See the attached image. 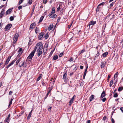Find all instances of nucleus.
I'll return each mask as SVG.
<instances>
[{"label": "nucleus", "mask_w": 123, "mask_h": 123, "mask_svg": "<svg viewBox=\"0 0 123 123\" xmlns=\"http://www.w3.org/2000/svg\"><path fill=\"white\" fill-rule=\"evenodd\" d=\"M43 47V45L41 42H39L36 45L34 49L32 51L26 59V61H31L32 59L33 56L35 52L37 50L38 51L39 50H42Z\"/></svg>", "instance_id": "f257e3e1"}, {"label": "nucleus", "mask_w": 123, "mask_h": 123, "mask_svg": "<svg viewBox=\"0 0 123 123\" xmlns=\"http://www.w3.org/2000/svg\"><path fill=\"white\" fill-rule=\"evenodd\" d=\"M63 78L65 82L67 83L68 82V78L67 76V73H65L63 76Z\"/></svg>", "instance_id": "f03ea898"}, {"label": "nucleus", "mask_w": 123, "mask_h": 123, "mask_svg": "<svg viewBox=\"0 0 123 123\" xmlns=\"http://www.w3.org/2000/svg\"><path fill=\"white\" fill-rule=\"evenodd\" d=\"M12 26V25L11 24H8L5 27L4 29L5 31H7L10 29Z\"/></svg>", "instance_id": "7ed1b4c3"}, {"label": "nucleus", "mask_w": 123, "mask_h": 123, "mask_svg": "<svg viewBox=\"0 0 123 123\" xmlns=\"http://www.w3.org/2000/svg\"><path fill=\"white\" fill-rule=\"evenodd\" d=\"M10 116L11 115L10 114H9L8 115L7 117L5 120L4 121H5V122H7V123H9L11 119L10 118Z\"/></svg>", "instance_id": "20e7f679"}, {"label": "nucleus", "mask_w": 123, "mask_h": 123, "mask_svg": "<svg viewBox=\"0 0 123 123\" xmlns=\"http://www.w3.org/2000/svg\"><path fill=\"white\" fill-rule=\"evenodd\" d=\"M25 63H26L24 61H22L19 63V66L20 67L23 66L24 67H26V66L24 64Z\"/></svg>", "instance_id": "39448f33"}, {"label": "nucleus", "mask_w": 123, "mask_h": 123, "mask_svg": "<svg viewBox=\"0 0 123 123\" xmlns=\"http://www.w3.org/2000/svg\"><path fill=\"white\" fill-rule=\"evenodd\" d=\"M52 13H49V17L51 18H55L57 16L56 14H54L53 15Z\"/></svg>", "instance_id": "423d86ee"}, {"label": "nucleus", "mask_w": 123, "mask_h": 123, "mask_svg": "<svg viewBox=\"0 0 123 123\" xmlns=\"http://www.w3.org/2000/svg\"><path fill=\"white\" fill-rule=\"evenodd\" d=\"M96 21H91L89 23L88 25L89 26L90 25H93L96 24Z\"/></svg>", "instance_id": "0eeeda50"}, {"label": "nucleus", "mask_w": 123, "mask_h": 123, "mask_svg": "<svg viewBox=\"0 0 123 123\" xmlns=\"http://www.w3.org/2000/svg\"><path fill=\"white\" fill-rule=\"evenodd\" d=\"M16 61V60L15 59L13 60L6 67V68L8 69L10 67L13 65Z\"/></svg>", "instance_id": "6e6552de"}, {"label": "nucleus", "mask_w": 123, "mask_h": 123, "mask_svg": "<svg viewBox=\"0 0 123 123\" xmlns=\"http://www.w3.org/2000/svg\"><path fill=\"white\" fill-rule=\"evenodd\" d=\"M16 61V60L15 59L13 60L6 67V68L8 69L10 67L13 65Z\"/></svg>", "instance_id": "1a4fd4ad"}, {"label": "nucleus", "mask_w": 123, "mask_h": 123, "mask_svg": "<svg viewBox=\"0 0 123 123\" xmlns=\"http://www.w3.org/2000/svg\"><path fill=\"white\" fill-rule=\"evenodd\" d=\"M16 61V60L15 59L13 60L6 67V68L8 69L10 67L13 65Z\"/></svg>", "instance_id": "9d476101"}, {"label": "nucleus", "mask_w": 123, "mask_h": 123, "mask_svg": "<svg viewBox=\"0 0 123 123\" xmlns=\"http://www.w3.org/2000/svg\"><path fill=\"white\" fill-rule=\"evenodd\" d=\"M5 10L3 9L0 13V18L2 17L5 13Z\"/></svg>", "instance_id": "9b49d317"}, {"label": "nucleus", "mask_w": 123, "mask_h": 123, "mask_svg": "<svg viewBox=\"0 0 123 123\" xmlns=\"http://www.w3.org/2000/svg\"><path fill=\"white\" fill-rule=\"evenodd\" d=\"M44 35L43 33V32H41L39 34L38 36V38L39 39H40Z\"/></svg>", "instance_id": "f8f14e48"}, {"label": "nucleus", "mask_w": 123, "mask_h": 123, "mask_svg": "<svg viewBox=\"0 0 123 123\" xmlns=\"http://www.w3.org/2000/svg\"><path fill=\"white\" fill-rule=\"evenodd\" d=\"M11 57V56H9L8 58L7 59L6 62L5 63V65H6L8 64L10 60Z\"/></svg>", "instance_id": "ddd939ff"}, {"label": "nucleus", "mask_w": 123, "mask_h": 123, "mask_svg": "<svg viewBox=\"0 0 123 123\" xmlns=\"http://www.w3.org/2000/svg\"><path fill=\"white\" fill-rule=\"evenodd\" d=\"M105 91H103L101 94L100 98H103L105 96Z\"/></svg>", "instance_id": "4468645a"}, {"label": "nucleus", "mask_w": 123, "mask_h": 123, "mask_svg": "<svg viewBox=\"0 0 123 123\" xmlns=\"http://www.w3.org/2000/svg\"><path fill=\"white\" fill-rule=\"evenodd\" d=\"M12 11V10L11 9H9L6 12V15H7L10 13Z\"/></svg>", "instance_id": "2eb2a0df"}, {"label": "nucleus", "mask_w": 123, "mask_h": 123, "mask_svg": "<svg viewBox=\"0 0 123 123\" xmlns=\"http://www.w3.org/2000/svg\"><path fill=\"white\" fill-rule=\"evenodd\" d=\"M19 36L18 34V33H16L14 36L13 39L17 40Z\"/></svg>", "instance_id": "dca6fc26"}, {"label": "nucleus", "mask_w": 123, "mask_h": 123, "mask_svg": "<svg viewBox=\"0 0 123 123\" xmlns=\"http://www.w3.org/2000/svg\"><path fill=\"white\" fill-rule=\"evenodd\" d=\"M106 62H102L101 64V67L102 68H103L105 66L106 64Z\"/></svg>", "instance_id": "f3484780"}, {"label": "nucleus", "mask_w": 123, "mask_h": 123, "mask_svg": "<svg viewBox=\"0 0 123 123\" xmlns=\"http://www.w3.org/2000/svg\"><path fill=\"white\" fill-rule=\"evenodd\" d=\"M35 25L36 23L34 22L30 26V28L31 29L33 28Z\"/></svg>", "instance_id": "a211bd4d"}, {"label": "nucleus", "mask_w": 123, "mask_h": 123, "mask_svg": "<svg viewBox=\"0 0 123 123\" xmlns=\"http://www.w3.org/2000/svg\"><path fill=\"white\" fill-rule=\"evenodd\" d=\"M48 111L49 112H51V109L52 108V107L50 105H48Z\"/></svg>", "instance_id": "6ab92c4d"}, {"label": "nucleus", "mask_w": 123, "mask_h": 123, "mask_svg": "<svg viewBox=\"0 0 123 123\" xmlns=\"http://www.w3.org/2000/svg\"><path fill=\"white\" fill-rule=\"evenodd\" d=\"M58 56L56 55H55L53 56V60H55L58 59Z\"/></svg>", "instance_id": "aec40b11"}, {"label": "nucleus", "mask_w": 123, "mask_h": 123, "mask_svg": "<svg viewBox=\"0 0 123 123\" xmlns=\"http://www.w3.org/2000/svg\"><path fill=\"white\" fill-rule=\"evenodd\" d=\"M53 25H50L48 27V30L49 31H50L52 29V28H53Z\"/></svg>", "instance_id": "412c9836"}, {"label": "nucleus", "mask_w": 123, "mask_h": 123, "mask_svg": "<svg viewBox=\"0 0 123 123\" xmlns=\"http://www.w3.org/2000/svg\"><path fill=\"white\" fill-rule=\"evenodd\" d=\"M21 58L19 57L17 60L16 63V65H17L18 64L19 62H20V61L21 60Z\"/></svg>", "instance_id": "4be33fe9"}, {"label": "nucleus", "mask_w": 123, "mask_h": 123, "mask_svg": "<svg viewBox=\"0 0 123 123\" xmlns=\"http://www.w3.org/2000/svg\"><path fill=\"white\" fill-rule=\"evenodd\" d=\"M37 52L38 53V56H39L41 55L42 53V50H38V51H37Z\"/></svg>", "instance_id": "5701e85b"}, {"label": "nucleus", "mask_w": 123, "mask_h": 123, "mask_svg": "<svg viewBox=\"0 0 123 123\" xmlns=\"http://www.w3.org/2000/svg\"><path fill=\"white\" fill-rule=\"evenodd\" d=\"M106 23L104 24L103 25V27H102V28L103 29V32H105L104 31H105V28L106 27Z\"/></svg>", "instance_id": "b1692460"}, {"label": "nucleus", "mask_w": 123, "mask_h": 123, "mask_svg": "<svg viewBox=\"0 0 123 123\" xmlns=\"http://www.w3.org/2000/svg\"><path fill=\"white\" fill-rule=\"evenodd\" d=\"M94 95H92L89 98V100L90 101H91L92 99L94 98Z\"/></svg>", "instance_id": "393cba45"}, {"label": "nucleus", "mask_w": 123, "mask_h": 123, "mask_svg": "<svg viewBox=\"0 0 123 123\" xmlns=\"http://www.w3.org/2000/svg\"><path fill=\"white\" fill-rule=\"evenodd\" d=\"M23 52V51L22 50V48H19L18 51V52L19 53H20L21 54H22Z\"/></svg>", "instance_id": "a878e982"}, {"label": "nucleus", "mask_w": 123, "mask_h": 123, "mask_svg": "<svg viewBox=\"0 0 123 123\" xmlns=\"http://www.w3.org/2000/svg\"><path fill=\"white\" fill-rule=\"evenodd\" d=\"M42 75H43L42 74H39V76L37 80V81L39 80H40V79L41 78V77Z\"/></svg>", "instance_id": "bb28decb"}, {"label": "nucleus", "mask_w": 123, "mask_h": 123, "mask_svg": "<svg viewBox=\"0 0 123 123\" xmlns=\"http://www.w3.org/2000/svg\"><path fill=\"white\" fill-rule=\"evenodd\" d=\"M100 55V53H99V51H98V50L97 51V54L96 56H95L94 58V60H95V59L97 58V57H98V56H99V55Z\"/></svg>", "instance_id": "cd10ccee"}, {"label": "nucleus", "mask_w": 123, "mask_h": 123, "mask_svg": "<svg viewBox=\"0 0 123 123\" xmlns=\"http://www.w3.org/2000/svg\"><path fill=\"white\" fill-rule=\"evenodd\" d=\"M85 51L86 50L85 49H83L81 51H79V55H80L81 54L83 53L84 52H85Z\"/></svg>", "instance_id": "c85d7f7f"}, {"label": "nucleus", "mask_w": 123, "mask_h": 123, "mask_svg": "<svg viewBox=\"0 0 123 123\" xmlns=\"http://www.w3.org/2000/svg\"><path fill=\"white\" fill-rule=\"evenodd\" d=\"M108 52H105L102 54V56L103 57H106L108 55Z\"/></svg>", "instance_id": "c756f323"}, {"label": "nucleus", "mask_w": 123, "mask_h": 123, "mask_svg": "<svg viewBox=\"0 0 123 123\" xmlns=\"http://www.w3.org/2000/svg\"><path fill=\"white\" fill-rule=\"evenodd\" d=\"M55 8L54 7H53L52 8V11L51 12V13H52V14H54V13H55Z\"/></svg>", "instance_id": "7c9ffc66"}, {"label": "nucleus", "mask_w": 123, "mask_h": 123, "mask_svg": "<svg viewBox=\"0 0 123 123\" xmlns=\"http://www.w3.org/2000/svg\"><path fill=\"white\" fill-rule=\"evenodd\" d=\"M118 74V72H117L115 74L114 76V79L115 80L117 77V75Z\"/></svg>", "instance_id": "2f4dec72"}, {"label": "nucleus", "mask_w": 123, "mask_h": 123, "mask_svg": "<svg viewBox=\"0 0 123 123\" xmlns=\"http://www.w3.org/2000/svg\"><path fill=\"white\" fill-rule=\"evenodd\" d=\"M44 17L43 16H42L40 18V19L39 21V23H40L43 20Z\"/></svg>", "instance_id": "473e14b6"}, {"label": "nucleus", "mask_w": 123, "mask_h": 123, "mask_svg": "<svg viewBox=\"0 0 123 123\" xmlns=\"http://www.w3.org/2000/svg\"><path fill=\"white\" fill-rule=\"evenodd\" d=\"M24 112V111H22L21 113H20L19 115H17V116L18 117H20V116H21L22 115H23Z\"/></svg>", "instance_id": "72a5a7b5"}, {"label": "nucleus", "mask_w": 123, "mask_h": 123, "mask_svg": "<svg viewBox=\"0 0 123 123\" xmlns=\"http://www.w3.org/2000/svg\"><path fill=\"white\" fill-rule=\"evenodd\" d=\"M62 5L61 4H60L59 5V6L57 8V11H59L60 10L61 8V6H62Z\"/></svg>", "instance_id": "f704fd0d"}, {"label": "nucleus", "mask_w": 123, "mask_h": 123, "mask_svg": "<svg viewBox=\"0 0 123 123\" xmlns=\"http://www.w3.org/2000/svg\"><path fill=\"white\" fill-rule=\"evenodd\" d=\"M123 89V87H119L118 91H121Z\"/></svg>", "instance_id": "c9c22d12"}, {"label": "nucleus", "mask_w": 123, "mask_h": 123, "mask_svg": "<svg viewBox=\"0 0 123 123\" xmlns=\"http://www.w3.org/2000/svg\"><path fill=\"white\" fill-rule=\"evenodd\" d=\"M31 113H30L29 114L28 116H27V118L28 119H29L30 118L31 116Z\"/></svg>", "instance_id": "e433bc0d"}, {"label": "nucleus", "mask_w": 123, "mask_h": 123, "mask_svg": "<svg viewBox=\"0 0 123 123\" xmlns=\"http://www.w3.org/2000/svg\"><path fill=\"white\" fill-rule=\"evenodd\" d=\"M113 80H111L110 82V87H111V86L113 84Z\"/></svg>", "instance_id": "4c0bfd02"}, {"label": "nucleus", "mask_w": 123, "mask_h": 123, "mask_svg": "<svg viewBox=\"0 0 123 123\" xmlns=\"http://www.w3.org/2000/svg\"><path fill=\"white\" fill-rule=\"evenodd\" d=\"M39 30V28H38L36 27L35 30V32L37 34L38 33V31Z\"/></svg>", "instance_id": "58836bf2"}, {"label": "nucleus", "mask_w": 123, "mask_h": 123, "mask_svg": "<svg viewBox=\"0 0 123 123\" xmlns=\"http://www.w3.org/2000/svg\"><path fill=\"white\" fill-rule=\"evenodd\" d=\"M24 0H19V1L18 3V5H20L23 2Z\"/></svg>", "instance_id": "ea45409f"}, {"label": "nucleus", "mask_w": 123, "mask_h": 123, "mask_svg": "<svg viewBox=\"0 0 123 123\" xmlns=\"http://www.w3.org/2000/svg\"><path fill=\"white\" fill-rule=\"evenodd\" d=\"M22 54H21V53H20L18 54V55L17 56L16 58L17 59Z\"/></svg>", "instance_id": "a19ab883"}, {"label": "nucleus", "mask_w": 123, "mask_h": 123, "mask_svg": "<svg viewBox=\"0 0 123 123\" xmlns=\"http://www.w3.org/2000/svg\"><path fill=\"white\" fill-rule=\"evenodd\" d=\"M14 17L12 16H11L9 18L10 20V21H12L14 20Z\"/></svg>", "instance_id": "79ce46f5"}, {"label": "nucleus", "mask_w": 123, "mask_h": 123, "mask_svg": "<svg viewBox=\"0 0 123 123\" xmlns=\"http://www.w3.org/2000/svg\"><path fill=\"white\" fill-rule=\"evenodd\" d=\"M114 96H113L115 98H116L118 96V94L117 93H114Z\"/></svg>", "instance_id": "37998d69"}, {"label": "nucleus", "mask_w": 123, "mask_h": 123, "mask_svg": "<svg viewBox=\"0 0 123 123\" xmlns=\"http://www.w3.org/2000/svg\"><path fill=\"white\" fill-rule=\"evenodd\" d=\"M73 101L71 99L70 100V101L69 102V105L70 106L71 104L73 103Z\"/></svg>", "instance_id": "c03bdc74"}, {"label": "nucleus", "mask_w": 123, "mask_h": 123, "mask_svg": "<svg viewBox=\"0 0 123 123\" xmlns=\"http://www.w3.org/2000/svg\"><path fill=\"white\" fill-rule=\"evenodd\" d=\"M73 58L72 57H71L70 58V59L68 61L71 62V61H73Z\"/></svg>", "instance_id": "a18cd8bd"}, {"label": "nucleus", "mask_w": 123, "mask_h": 123, "mask_svg": "<svg viewBox=\"0 0 123 123\" xmlns=\"http://www.w3.org/2000/svg\"><path fill=\"white\" fill-rule=\"evenodd\" d=\"M32 0H29L28 3L29 4V5H31L32 3Z\"/></svg>", "instance_id": "49530a36"}, {"label": "nucleus", "mask_w": 123, "mask_h": 123, "mask_svg": "<svg viewBox=\"0 0 123 123\" xmlns=\"http://www.w3.org/2000/svg\"><path fill=\"white\" fill-rule=\"evenodd\" d=\"M99 6H97V9H96V12H98L99 11Z\"/></svg>", "instance_id": "de8ad7c7"}, {"label": "nucleus", "mask_w": 123, "mask_h": 123, "mask_svg": "<svg viewBox=\"0 0 123 123\" xmlns=\"http://www.w3.org/2000/svg\"><path fill=\"white\" fill-rule=\"evenodd\" d=\"M105 3L104 2H103L98 5V6H100L102 5H103L105 4Z\"/></svg>", "instance_id": "09e8293b"}, {"label": "nucleus", "mask_w": 123, "mask_h": 123, "mask_svg": "<svg viewBox=\"0 0 123 123\" xmlns=\"http://www.w3.org/2000/svg\"><path fill=\"white\" fill-rule=\"evenodd\" d=\"M106 100V98H103V99H101V100H102V101L103 102H104Z\"/></svg>", "instance_id": "8fccbe9b"}, {"label": "nucleus", "mask_w": 123, "mask_h": 123, "mask_svg": "<svg viewBox=\"0 0 123 123\" xmlns=\"http://www.w3.org/2000/svg\"><path fill=\"white\" fill-rule=\"evenodd\" d=\"M63 52H62L59 55V57H62L63 55Z\"/></svg>", "instance_id": "3c124183"}, {"label": "nucleus", "mask_w": 123, "mask_h": 123, "mask_svg": "<svg viewBox=\"0 0 123 123\" xmlns=\"http://www.w3.org/2000/svg\"><path fill=\"white\" fill-rule=\"evenodd\" d=\"M61 17H59L57 19V23H58L59 21L61 19Z\"/></svg>", "instance_id": "603ef678"}, {"label": "nucleus", "mask_w": 123, "mask_h": 123, "mask_svg": "<svg viewBox=\"0 0 123 123\" xmlns=\"http://www.w3.org/2000/svg\"><path fill=\"white\" fill-rule=\"evenodd\" d=\"M54 50H53V51H51L50 52V54L49 55V57H50L52 55V54L53 53V52L54 51Z\"/></svg>", "instance_id": "864d4df0"}, {"label": "nucleus", "mask_w": 123, "mask_h": 123, "mask_svg": "<svg viewBox=\"0 0 123 123\" xmlns=\"http://www.w3.org/2000/svg\"><path fill=\"white\" fill-rule=\"evenodd\" d=\"M32 44V42L31 41V39H30L29 42L28 44L29 45H30Z\"/></svg>", "instance_id": "5fc2aeb1"}, {"label": "nucleus", "mask_w": 123, "mask_h": 123, "mask_svg": "<svg viewBox=\"0 0 123 123\" xmlns=\"http://www.w3.org/2000/svg\"><path fill=\"white\" fill-rule=\"evenodd\" d=\"M48 0H43V3L44 4H45L47 2Z\"/></svg>", "instance_id": "6e6d98bb"}, {"label": "nucleus", "mask_w": 123, "mask_h": 123, "mask_svg": "<svg viewBox=\"0 0 123 123\" xmlns=\"http://www.w3.org/2000/svg\"><path fill=\"white\" fill-rule=\"evenodd\" d=\"M48 33H47L45 35V37L46 39H47L49 37V36H48Z\"/></svg>", "instance_id": "4d7b16f0"}, {"label": "nucleus", "mask_w": 123, "mask_h": 123, "mask_svg": "<svg viewBox=\"0 0 123 123\" xmlns=\"http://www.w3.org/2000/svg\"><path fill=\"white\" fill-rule=\"evenodd\" d=\"M12 103V102L11 101H10L9 102V105L8 106V108H9L10 107V106L11 105Z\"/></svg>", "instance_id": "13d9d810"}, {"label": "nucleus", "mask_w": 123, "mask_h": 123, "mask_svg": "<svg viewBox=\"0 0 123 123\" xmlns=\"http://www.w3.org/2000/svg\"><path fill=\"white\" fill-rule=\"evenodd\" d=\"M3 23L2 22H1L0 23V29H1Z\"/></svg>", "instance_id": "bf43d9fd"}, {"label": "nucleus", "mask_w": 123, "mask_h": 123, "mask_svg": "<svg viewBox=\"0 0 123 123\" xmlns=\"http://www.w3.org/2000/svg\"><path fill=\"white\" fill-rule=\"evenodd\" d=\"M52 88H53L52 87H49V89L48 92H50L51 91V90H52Z\"/></svg>", "instance_id": "052dcab7"}, {"label": "nucleus", "mask_w": 123, "mask_h": 123, "mask_svg": "<svg viewBox=\"0 0 123 123\" xmlns=\"http://www.w3.org/2000/svg\"><path fill=\"white\" fill-rule=\"evenodd\" d=\"M106 119V116H104L103 118V120L104 121H105Z\"/></svg>", "instance_id": "680f3d73"}, {"label": "nucleus", "mask_w": 123, "mask_h": 123, "mask_svg": "<svg viewBox=\"0 0 123 123\" xmlns=\"http://www.w3.org/2000/svg\"><path fill=\"white\" fill-rule=\"evenodd\" d=\"M22 6H20L18 7V10H20V9H22Z\"/></svg>", "instance_id": "e2e57ef3"}, {"label": "nucleus", "mask_w": 123, "mask_h": 123, "mask_svg": "<svg viewBox=\"0 0 123 123\" xmlns=\"http://www.w3.org/2000/svg\"><path fill=\"white\" fill-rule=\"evenodd\" d=\"M72 22L71 23L70 25H68V27L69 28V29L70 27L72 25Z\"/></svg>", "instance_id": "0e129e2a"}, {"label": "nucleus", "mask_w": 123, "mask_h": 123, "mask_svg": "<svg viewBox=\"0 0 123 123\" xmlns=\"http://www.w3.org/2000/svg\"><path fill=\"white\" fill-rule=\"evenodd\" d=\"M12 91H10L9 92V95H11L12 94Z\"/></svg>", "instance_id": "69168bd1"}, {"label": "nucleus", "mask_w": 123, "mask_h": 123, "mask_svg": "<svg viewBox=\"0 0 123 123\" xmlns=\"http://www.w3.org/2000/svg\"><path fill=\"white\" fill-rule=\"evenodd\" d=\"M111 121L112 123H115V121L113 118H112Z\"/></svg>", "instance_id": "338daca9"}, {"label": "nucleus", "mask_w": 123, "mask_h": 123, "mask_svg": "<svg viewBox=\"0 0 123 123\" xmlns=\"http://www.w3.org/2000/svg\"><path fill=\"white\" fill-rule=\"evenodd\" d=\"M120 109L121 111L122 112H123V107H121L120 108Z\"/></svg>", "instance_id": "774afa93"}]
</instances>
